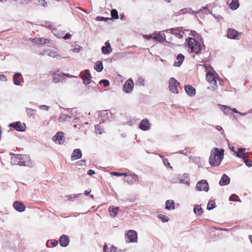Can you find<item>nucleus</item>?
Masks as SVG:
<instances>
[{
    "instance_id": "nucleus-1",
    "label": "nucleus",
    "mask_w": 252,
    "mask_h": 252,
    "mask_svg": "<svg viewBox=\"0 0 252 252\" xmlns=\"http://www.w3.org/2000/svg\"><path fill=\"white\" fill-rule=\"evenodd\" d=\"M224 150L214 148L212 151L209 158V162L212 166H219L223 158Z\"/></svg>"
},
{
    "instance_id": "nucleus-2",
    "label": "nucleus",
    "mask_w": 252,
    "mask_h": 252,
    "mask_svg": "<svg viewBox=\"0 0 252 252\" xmlns=\"http://www.w3.org/2000/svg\"><path fill=\"white\" fill-rule=\"evenodd\" d=\"M188 45L190 50V52L194 53L196 54H198L202 50V47L204 46L202 42H200L192 37H189Z\"/></svg>"
},
{
    "instance_id": "nucleus-3",
    "label": "nucleus",
    "mask_w": 252,
    "mask_h": 252,
    "mask_svg": "<svg viewBox=\"0 0 252 252\" xmlns=\"http://www.w3.org/2000/svg\"><path fill=\"white\" fill-rule=\"evenodd\" d=\"M125 240L126 243H137V233L133 230H128L125 234Z\"/></svg>"
},
{
    "instance_id": "nucleus-4",
    "label": "nucleus",
    "mask_w": 252,
    "mask_h": 252,
    "mask_svg": "<svg viewBox=\"0 0 252 252\" xmlns=\"http://www.w3.org/2000/svg\"><path fill=\"white\" fill-rule=\"evenodd\" d=\"M217 74H215L213 72H211V70L208 71L206 74V79L212 85V87L215 89L217 87Z\"/></svg>"
},
{
    "instance_id": "nucleus-5",
    "label": "nucleus",
    "mask_w": 252,
    "mask_h": 252,
    "mask_svg": "<svg viewBox=\"0 0 252 252\" xmlns=\"http://www.w3.org/2000/svg\"><path fill=\"white\" fill-rule=\"evenodd\" d=\"M180 85V83L177 81V80L171 77L169 80V89L170 92L172 93L177 94L178 93V86Z\"/></svg>"
},
{
    "instance_id": "nucleus-6",
    "label": "nucleus",
    "mask_w": 252,
    "mask_h": 252,
    "mask_svg": "<svg viewBox=\"0 0 252 252\" xmlns=\"http://www.w3.org/2000/svg\"><path fill=\"white\" fill-rule=\"evenodd\" d=\"M196 189L198 191H204L207 192L209 190V185L205 180H202L198 182L196 185Z\"/></svg>"
},
{
    "instance_id": "nucleus-7",
    "label": "nucleus",
    "mask_w": 252,
    "mask_h": 252,
    "mask_svg": "<svg viewBox=\"0 0 252 252\" xmlns=\"http://www.w3.org/2000/svg\"><path fill=\"white\" fill-rule=\"evenodd\" d=\"M19 165L32 167V163L29 156L26 155H21L20 164Z\"/></svg>"
},
{
    "instance_id": "nucleus-8",
    "label": "nucleus",
    "mask_w": 252,
    "mask_h": 252,
    "mask_svg": "<svg viewBox=\"0 0 252 252\" xmlns=\"http://www.w3.org/2000/svg\"><path fill=\"white\" fill-rule=\"evenodd\" d=\"M50 74L52 75L53 81L55 83H58L63 81L65 78L63 77V73H60L59 70L56 71H51Z\"/></svg>"
},
{
    "instance_id": "nucleus-9",
    "label": "nucleus",
    "mask_w": 252,
    "mask_h": 252,
    "mask_svg": "<svg viewBox=\"0 0 252 252\" xmlns=\"http://www.w3.org/2000/svg\"><path fill=\"white\" fill-rule=\"evenodd\" d=\"M167 33L170 32V33L175 35L177 37L181 39L183 37V35L181 33L182 32V28L178 27L176 28H172L166 30L164 31Z\"/></svg>"
},
{
    "instance_id": "nucleus-10",
    "label": "nucleus",
    "mask_w": 252,
    "mask_h": 252,
    "mask_svg": "<svg viewBox=\"0 0 252 252\" xmlns=\"http://www.w3.org/2000/svg\"><path fill=\"white\" fill-rule=\"evenodd\" d=\"M134 87V83L132 79H128L125 83L123 91L126 93H129L132 91Z\"/></svg>"
},
{
    "instance_id": "nucleus-11",
    "label": "nucleus",
    "mask_w": 252,
    "mask_h": 252,
    "mask_svg": "<svg viewBox=\"0 0 252 252\" xmlns=\"http://www.w3.org/2000/svg\"><path fill=\"white\" fill-rule=\"evenodd\" d=\"M9 126L13 127L16 130L19 131H24L26 129V125L24 123H21L20 122L10 124Z\"/></svg>"
},
{
    "instance_id": "nucleus-12",
    "label": "nucleus",
    "mask_w": 252,
    "mask_h": 252,
    "mask_svg": "<svg viewBox=\"0 0 252 252\" xmlns=\"http://www.w3.org/2000/svg\"><path fill=\"white\" fill-rule=\"evenodd\" d=\"M177 178L179 180L180 183L184 184L186 185L189 184V175L187 173H184L183 175H177Z\"/></svg>"
},
{
    "instance_id": "nucleus-13",
    "label": "nucleus",
    "mask_w": 252,
    "mask_h": 252,
    "mask_svg": "<svg viewBox=\"0 0 252 252\" xmlns=\"http://www.w3.org/2000/svg\"><path fill=\"white\" fill-rule=\"evenodd\" d=\"M111 117L112 114L108 110H103L99 113V118L102 120V123H104L106 120L109 119Z\"/></svg>"
},
{
    "instance_id": "nucleus-14",
    "label": "nucleus",
    "mask_w": 252,
    "mask_h": 252,
    "mask_svg": "<svg viewBox=\"0 0 252 252\" xmlns=\"http://www.w3.org/2000/svg\"><path fill=\"white\" fill-rule=\"evenodd\" d=\"M125 177H126V182L129 185H132L136 182L138 179V176L134 173L129 175L127 174V176Z\"/></svg>"
},
{
    "instance_id": "nucleus-15",
    "label": "nucleus",
    "mask_w": 252,
    "mask_h": 252,
    "mask_svg": "<svg viewBox=\"0 0 252 252\" xmlns=\"http://www.w3.org/2000/svg\"><path fill=\"white\" fill-rule=\"evenodd\" d=\"M239 34L240 33L235 30L233 29H228L227 31V36L228 38L230 39H238L237 37Z\"/></svg>"
},
{
    "instance_id": "nucleus-16",
    "label": "nucleus",
    "mask_w": 252,
    "mask_h": 252,
    "mask_svg": "<svg viewBox=\"0 0 252 252\" xmlns=\"http://www.w3.org/2000/svg\"><path fill=\"white\" fill-rule=\"evenodd\" d=\"M14 208L18 212H22L25 210L26 206L21 202L16 201L13 203Z\"/></svg>"
},
{
    "instance_id": "nucleus-17",
    "label": "nucleus",
    "mask_w": 252,
    "mask_h": 252,
    "mask_svg": "<svg viewBox=\"0 0 252 252\" xmlns=\"http://www.w3.org/2000/svg\"><path fill=\"white\" fill-rule=\"evenodd\" d=\"M53 140L55 142H58L60 144L63 143L64 142L63 133L61 131L58 132L53 136Z\"/></svg>"
},
{
    "instance_id": "nucleus-18",
    "label": "nucleus",
    "mask_w": 252,
    "mask_h": 252,
    "mask_svg": "<svg viewBox=\"0 0 252 252\" xmlns=\"http://www.w3.org/2000/svg\"><path fill=\"white\" fill-rule=\"evenodd\" d=\"M83 80V83L85 85H89L91 83V75L89 70L85 71V73L81 76Z\"/></svg>"
},
{
    "instance_id": "nucleus-19",
    "label": "nucleus",
    "mask_w": 252,
    "mask_h": 252,
    "mask_svg": "<svg viewBox=\"0 0 252 252\" xmlns=\"http://www.w3.org/2000/svg\"><path fill=\"white\" fill-rule=\"evenodd\" d=\"M69 242V237L66 235H63L60 238L59 243L62 247H65L67 246Z\"/></svg>"
},
{
    "instance_id": "nucleus-20",
    "label": "nucleus",
    "mask_w": 252,
    "mask_h": 252,
    "mask_svg": "<svg viewBox=\"0 0 252 252\" xmlns=\"http://www.w3.org/2000/svg\"><path fill=\"white\" fill-rule=\"evenodd\" d=\"M82 152L79 149H76L73 150L71 156V158L72 160H76L78 159H80L82 157Z\"/></svg>"
},
{
    "instance_id": "nucleus-21",
    "label": "nucleus",
    "mask_w": 252,
    "mask_h": 252,
    "mask_svg": "<svg viewBox=\"0 0 252 252\" xmlns=\"http://www.w3.org/2000/svg\"><path fill=\"white\" fill-rule=\"evenodd\" d=\"M50 41V39L43 37L34 38L32 39V42L35 44H46L49 43Z\"/></svg>"
},
{
    "instance_id": "nucleus-22",
    "label": "nucleus",
    "mask_w": 252,
    "mask_h": 252,
    "mask_svg": "<svg viewBox=\"0 0 252 252\" xmlns=\"http://www.w3.org/2000/svg\"><path fill=\"white\" fill-rule=\"evenodd\" d=\"M200 11H201V10H199L197 12H194V11L192 10L191 8H185L180 10L178 12H177L176 14V16L180 15L181 14H184L186 13L190 12H191L192 14H196V13H199Z\"/></svg>"
},
{
    "instance_id": "nucleus-23",
    "label": "nucleus",
    "mask_w": 252,
    "mask_h": 252,
    "mask_svg": "<svg viewBox=\"0 0 252 252\" xmlns=\"http://www.w3.org/2000/svg\"><path fill=\"white\" fill-rule=\"evenodd\" d=\"M108 210L110 216L112 218H115L118 214L119 210V207L111 206L109 207Z\"/></svg>"
},
{
    "instance_id": "nucleus-24",
    "label": "nucleus",
    "mask_w": 252,
    "mask_h": 252,
    "mask_svg": "<svg viewBox=\"0 0 252 252\" xmlns=\"http://www.w3.org/2000/svg\"><path fill=\"white\" fill-rule=\"evenodd\" d=\"M185 90L187 94L190 96H193L195 94V89L190 85H185Z\"/></svg>"
},
{
    "instance_id": "nucleus-25",
    "label": "nucleus",
    "mask_w": 252,
    "mask_h": 252,
    "mask_svg": "<svg viewBox=\"0 0 252 252\" xmlns=\"http://www.w3.org/2000/svg\"><path fill=\"white\" fill-rule=\"evenodd\" d=\"M150 123L147 119H143L140 123L139 127L141 129L146 131L149 129Z\"/></svg>"
},
{
    "instance_id": "nucleus-26",
    "label": "nucleus",
    "mask_w": 252,
    "mask_h": 252,
    "mask_svg": "<svg viewBox=\"0 0 252 252\" xmlns=\"http://www.w3.org/2000/svg\"><path fill=\"white\" fill-rule=\"evenodd\" d=\"M185 59V57L182 54H179L177 55V56L176 57V61H175L174 63V66H177V67H179L182 64V62L183 61H184Z\"/></svg>"
},
{
    "instance_id": "nucleus-27",
    "label": "nucleus",
    "mask_w": 252,
    "mask_h": 252,
    "mask_svg": "<svg viewBox=\"0 0 252 252\" xmlns=\"http://www.w3.org/2000/svg\"><path fill=\"white\" fill-rule=\"evenodd\" d=\"M21 155H14L11 159V163L13 165H20Z\"/></svg>"
},
{
    "instance_id": "nucleus-28",
    "label": "nucleus",
    "mask_w": 252,
    "mask_h": 252,
    "mask_svg": "<svg viewBox=\"0 0 252 252\" xmlns=\"http://www.w3.org/2000/svg\"><path fill=\"white\" fill-rule=\"evenodd\" d=\"M230 183V178L229 177H228L226 175L223 174L220 181V184L221 186H226L228 184H229Z\"/></svg>"
},
{
    "instance_id": "nucleus-29",
    "label": "nucleus",
    "mask_w": 252,
    "mask_h": 252,
    "mask_svg": "<svg viewBox=\"0 0 252 252\" xmlns=\"http://www.w3.org/2000/svg\"><path fill=\"white\" fill-rule=\"evenodd\" d=\"M117 248L112 245L105 244L103 246L104 252H116Z\"/></svg>"
},
{
    "instance_id": "nucleus-30",
    "label": "nucleus",
    "mask_w": 252,
    "mask_h": 252,
    "mask_svg": "<svg viewBox=\"0 0 252 252\" xmlns=\"http://www.w3.org/2000/svg\"><path fill=\"white\" fill-rule=\"evenodd\" d=\"M153 39L159 42H162L165 40V35L164 33H154L153 34Z\"/></svg>"
},
{
    "instance_id": "nucleus-31",
    "label": "nucleus",
    "mask_w": 252,
    "mask_h": 252,
    "mask_svg": "<svg viewBox=\"0 0 252 252\" xmlns=\"http://www.w3.org/2000/svg\"><path fill=\"white\" fill-rule=\"evenodd\" d=\"M174 202L172 200H168L165 202V208L168 210H173L175 208Z\"/></svg>"
},
{
    "instance_id": "nucleus-32",
    "label": "nucleus",
    "mask_w": 252,
    "mask_h": 252,
    "mask_svg": "<svg viewBox=\"0 0 252 252\" xmlns=\"http://www.w3.org/2000/svg\"><path fill=\"white\" fill-rule=\"evenodd\" d=\"M94 68L96 71L98 72H101L103 68L102 62L97 61L94 64Z\"/></svg>"
},
{
    "instance_id": "nucleus-33",
    "label": "nucleus",
    "mask_w": 252,
    "mask_h": 252,
    "mask_svg": "<svg viewBox=\"0 0 252 252\" xmlns=\"http://www.w3.org/2000/svg\"><path fill=\"white\" fill-rule=\"evenodd\" d=\"M230 8L232 10H236L237 9L239 6V2L238 0H232L230 5H229Z\"/></svg>"
},
{
    "instance_id": "nucleus-34",
    "label": "nucleus",
    "mask_w": 252,
    "mask_h": 252,
    "mask_svg": "<svg viewBox=\"0 0 252 252\" xmlns=\"http://www.w3.org/2000/svg\"><path fill=\"white\" fill-rule=\"evenodd\" d=\"M71 118V116L67 115L65 114H61L60 115L58 120L60 122H63L65 121H70Z\"/></svg>"
},
{
    "instance_id": "nucleus-35",
    "label": "nucleus",
    "mask_w": 252,
    "mask_h": 252,
    "mask_svg": "<svg viewBox=\"0 0 252 252\" xmlns=\"http://www.w3.org/2000/svg\"><path fill=\"white\" fill-rule=\"evenodd\" d=\"M193 212L197 215H201L203 212L201 206L198 205H195L194 206Z\"/></svg>"
},
{
    "instance_id": "nucleus-36",
    "label": "nucleus",
    "mask_w": 252,
    "mask_h": 252,
    "mask_svg": "<svg viewBox=\"0 0 252 252\" xmlns=\"http://www.w3.org/2000/svg\"><path fill=\"white\" fill-rule=\"evenodd\" d=\"M21 76V74L20 73H16L14 74L13 76V82L14 84L16 85H20L21 84L20 81L18 80V78H19Z\"/></svg>"
},
{
    "instance_id": "nucleus-37",
    "label": "nucleus",
    "mask_w": 252,
    "mask_h": 252,
    "mask_svg": "<svg viewBox=\"0 0 252 252\" xmlns=\"http://www.w3.org/2000/svg\"><path fill=\"white\" fill-rule=\"evenodd\" d=\"M47 55L52 58H60L61 56L58 53L54 50H48Z\"/></svg>"
},
{
    "instance_id": "nucleus-38",
    "label": "nucleus",
    "mask_w": 252,
    "mask_h": 252,
    "mask_svg": "<svg viewBox=\"0 0 252 252\" xmlns=\"http://www.w3.org/2000/svg\"><path fill=\"white\" fill-rule=\"evenodd\" d=\"M242 158L244 159V161L245 163H246V165L248 167H252V161L248 160L247 157L246 156L245 153H244L242 154Z\"/></svg>"
},
{
    "instance_id": "nucleus-39",
    "label": "nucleus",
    "mask_w": 252,
    "mask_h": 252,
    "mask_svg": "<svg viewBox=\"0 0 252 252\" xmlns=\"http://www.w3.org/2000/svg\"><path fill=\"white\" fill-rule=\"evenodd\" d=\"M52 33L54 34V35H55L56 37L58 38H63V36L64 34V32L61 31V32H57L56 29H53L52 30Z\"/></svg>"
},
{
    "instance_id": "nucleus-40",
    "label": "nucleus",
    "mask_w": 252,
    "mask_h": 252,
    "mask_svg": "<svg viewBox=\"0 0 252 252\" xmlns=\"http://www.w3.org/2000/svg\"><path fill=\"white\" fill-rule=\"evenodd\" d=\"M190 35H191L193 38L196 40H199L200 41L202 40V38L200 35H199L195 31H191L190 33Z\"/></svg>"
},
{
    "instance_id": "nucleus-41",
    "label": "nucleus",
    "mask_w": 252,
    "mask_h": 252,
    "mask_svg": "<svg viewBox=\"0 0 252 252\" xmlns=\"http://www.w3.org/2000/svg\"><path fill=\"white\" fill-rule=\"evenodd\" d=\"M216 207V203L214 201H209L207 204V209L211 210L213 209Z\"/></svg>"
},
{
    "instance_id": "nucleus-42",
    "label": "nucleus",
    "mask_w": 252,
    "mask_h": 252,
    "mask_svg": "<svg viewBox=\"0 0 252 252\" xmlns=\"http://www.w3.org/2000/svg\"><path fill=\"white\" fill-rule=\"evenodd\" d=\"M158 218L160 219L163 222H166L169 221L168 217L162 214H158Z\"/></svg>"
},
{
    "instance_id": "nucleus-43",
    "label": "nucleus",
    "mask_w": 252,
    "mask_h": 252,
    "mask_svg": "<svg viewBox=\"0 0 252 252\" xmlns=\"http://www.w3.org/2000/svg\"><path fill=\"white\" fill-rule=\"evenodd\" d=\"M26 112H27V115L29 117H31V116H33L35 115V112H36V110L31 109V108H26Z\"/></svg>"
},
{
    "instance_id": "nucleus-44",
    "label": "nucleus",
    "mask_w": 252,
    "mask_h": 252,
    "mask_svg": "<svg viewBox=\"0 0 252 252\" xmlns=\"http://www.w3.org/2000/svg\"><path fill=\"white\" fill-rule=\"evenodd\" d=\"M112 49H109L107 47L103 46L101 48V51L104 54H109L112 52Z\"/></svg>"
},
{
    "instance_id": "nucleus-45",
    "label": "nucleus",
    "mask_w": 252,
    "mask_h": 252,
    "mask_svg": "<svg viewBox=\"0 0 252 252\" xmlns=\"http://www.w3.org/2000/svg\"><path fill=\"white\" fill-rule=\"evenodd\" d=\"M111 15L112 17L115 19H117L119 17L118 11L115 9H113L111 10Z\"/></svg>"
},
{
    "instance_id": "nucleus-46",
    "label": "nucleus",
    "mask_w": 252,
    "mask_h": 252,
    "mask_svg": "<svg viewBox=\"0 0 252 252\" xmlns=\"http://www.w3.org/2000/svg\"><path fill=\"white\" fill-rule=\"evenodd\" d=\"M221 109L225 114H228L230 110V108L225 105H222Z\"/></svg>"
},
{
    "instance_id": "nucleus-47",
    "label": "nucleus",
    "mask_w": 252,
    "mask_h": 252,
    "mask_svg": "<svg viewBox=\"0 0 252 252\" xmlns=\"http://www.w3.org/2000/svg\"><path fill=\"white\" fill-rule=\"evenodd\" d=\"M95 130L96 133L101 134L103 133V130L99 125H96L95 126Z\"/></svg>"
},
{
    "instance_id": "nucleus-48",
    "label": "nucleus",
    "mask_w": 252,
    "mask_h": 252,
    "mask_svg": "<svg viewBox=\"0 0 252 252\" xmlns=\"http://www.w3.org/2000/svg\"><path fill=\"white\" fill-rule=\"evenodd\" d=\"M99 84H103L104 87H106L109 85V82L108 80L103 79L99 82Z\"/></svg>"
},
{
    "instance_id": "nucleus-49",
    "label": "nucleus",
    "mask_w": 252,
    "mask_h": 252,
    "mask_svg": "<svg viewBox=\"0 0 252 252\" xmlns=\"http://www.w3.org/2000/svg\"><path fill=\"white\" fill-rule=\"evenodd\" d=\"M111 174L112 175L115 176H127V174H126V173H120V172H111Z\"/></svg>"
},
{
    "instance_id": "nucleus-50",
    "label": "nucleus",
    "mask_w": 252,
    "mask_h": 252,
    "mask_svg": "<svg viewBox=\"0 0 252 252\" xmlns=\"http://www.w3.org/2000/svg\"><path fill=\"white\" fill-rule=\"evenodd\" d=\"M136 85L138 86H144V80L142 78H139L137 80V82H136Z\"/></svg>"
},
{
    "instance_id": "nucleus-51",
    "label": "nucleus",
    "mask_w": 252,
    "mask_h": 252,
    "mask_svg": "<svg viewBox=\"0 0 252 252\" xmlns=\"http://www.w3.org/2000/svg\"><path fill=\"white\" fill-rule=\"evenodd\" d=\"M39 108L42 110H45L46 111H48L50 109V107L48 106H47L46 105H39Z\"/></svg>"
},
{
    "instance_id": "nucleus-52",
    "label": "nucleus",
    "mask_w": 252,
    "mask_h": 252,
    "mask_svg": "<svg viewBox=\"0 0 252 252\" xmlns=\"http://www.w3.org/2000/svg\"><path fill=\"white\" fill-rule=\"evenodd\" d=\"M238 197V196L235 194H232L230 196L229 198V200L231 201H236L237 198Z\"/></svg>"
},
{
    "instance_id": "nucleus-53",
    "label": "nucleus",
    "mask_w": 252,
    "mask_h": 252,
    "mask_svg": "<svg viewBox=\"0 0 252 252\" xmlns=\"http://www.w3.org/2000/svg\"><path fill=\"white\" fill-rule=\"evenodd\" d=\"M96 20L98 21H107L108 20H111V18H104L103 17H99L98 16L96 18Z\"/></svg>"
},
{
    "instance_id": "nucleus-54",
    "label": "nucleus",
    "mask_w": 252,
    "mask_h": 252,
    "mask_svg": "<svg viewBox=\"0 0 252 252\" xmlns=\"http://www.w3.org/2000/svg\"><path fill=\"white\" fill-rule=\"evenodd\" d=\"M38 4L42 5L44 7L47 6V3L45 0H38Z\"/></svg>"
},
{
    "instance_id": "nucleus-55",
    "label": "nucleus",
    "mask_w": 252,
    "mask_h": 252,
    "mask_svg": "<svg viewBox=\"0 0 252 252\" xmlns=\"http://www.w3.org/2000/svg\"><path fill=\"white\" fill-rule=\"evenodd\" d=\"M77 165L79 166H85L86 165V161L85 160H80L77 162Z\"/></svg>"
},
{
    "instance_id": "nucleus-56",
    "label": "nucleus",
    "mask_w": 252,
    "mask_h": 252,
    "mask_svg": "<svg viewBox=\"0 0 252 252\" xmlns=\"http://www.w3.org/2000/svg\"><path fill=\"white\" fill-rule=\"evenodd\" d=\"M80 194H71L69 196H67V200H71L72 198L78 197Z\"/></svg>"
},
{
    "instance_id": "nucleus-57",
    "label": "nucleus",
    "mask_w": 252,
    "mask_h": 252,
    "mask_svg": "<svg viewBox=\"0 0 252 252\" xmlns=\"http://www.w3.org/2000/svg\"><path fill=\"white\" fill-rule=\"evenodd\" d=\"M163 164H164V165H165V166H166V167H169V166H170L171 168H172V166H170V163L169 162L168 160L167 159H166V158L164 159L163 160Z\"/></svg>"
},
{
    "instance_id": "nucleus-58",
    "label": "nucleus",
    "mask_w": 252,
    "mask_h": 252,
    "mask_svg": "<svg viewBox=\"0 0 252 252\" xmlns=\"http://www.w3.org/2000/svg\"><path fill=\"white\" fill-rule=\"evenodd\" d=\"M245 148H239L238 149V152L237 153V156L238 157H241L242 158V156H240V154L245 150Z\"/></svg>"
},
{
    "instance_id": "nucleus-59",
    "label": "nucleus",
    "mask_w": 252,
    "mask_h": 252,
    "mask_svg": "<svg viewBox=\"0 0 252 252\" xmlns=\"http://www.w3.org/2000/svg\"><path fill=\"white\" fill-rule=\"evenodd\" d=\"M0 81L6 82L7 81V77L4 75H0Z\"/></svg>"
},
{
    "instance_id": "nucleus-60",
    "label": "nucleus",
    "mask_w": 252,
    "mask_h": 252,
    "mask_svg": "<svg viewBox=\"0 0 252 252\" xmlns=\"http://www.w3.org/2000/svg\"><path fill=\"white\" fill-rule=\"evenodd\" d=\"M71 37V34L69 33H66L64 36L63 37V38L64 39H70Z\"/></svg>"
},
{
    "instance_id": "nucleus-61",
    "label": "nucleus",
    "mask_w": 252,
    "mask_h": 252,
    "mask_svg": "<svg viewBox=\"0 0 252 252\" xmlns=\"http://www.w3.org/2000/svg\"><path fill=\"white\" fill-rule=\"evenodd\" d=\"M144 37L148 39V40H149L150 39H153V34H145L144 35Z\"/></svg>"
},
{
    "instance_id": "nucleus-62",
    "label": "nucleus",
    "mask_w": 252,
    "mask_h": 252,
    "mask_svg": "<svg viewBox=\"0 0 252 252\" xmlns=\"http://www.w3.org/2000/svg\"><path fill=\"white\" fill-rule=\"evenodd\" d=\"M216 129L219 130V131H221V134H223V133H224V131L222 129V128L221 127V126H216Z\"/></svg>"
},
{
    "instance_id": "nucleus-63",
    "label": "nucleus",
    "mask_w": 252,
    "mask_h": 252,
    "mask_svg": "<svg viewBox=\"0 0 252 252\" xmlns=\"http://www.w3.org/2000/svg\"><path fill=\"white\" fill-rule=\"evenodd\" d=\"M63 77H64L65 76L67 77L68 78H72V77H75V78H76V77H77L76 76H74V75H71V74H68V73H63Z\"/></svg>"
},
{
    "instance_id": "nucleus-64",
    "label": "nucleus",
    "mask_w": 252,
    "mask_h": 252,
    "mask_svg": "<svg viewBox=\"0 0 252 252\" xmlns=\"http://www.w3.org/2000/svg\"><path fill=\"white\" fill-rule=\"evenodd\" d=\"M51 243L53 246H56L58 245V242L55 240H51Z\"/></svg>"
}]
</instances>
